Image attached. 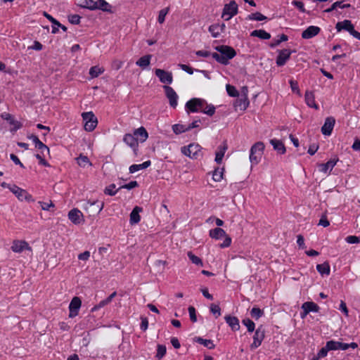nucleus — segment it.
Wrapping results in <instances>:
<instances>
[{"instance_id":"nucleus-1","label":"nucleus","mask_w":360,"mask_h":360,"mask_svg":"<svg viewBox=\"0 0 360 360\" xmlns=\"http://www.w3.org/2000/svg\"><path fill=\"white\" fill-rule=\"evenodd\" d=\"M181 153L193 160H198L203 155L202 148L196 143H190L187 146L181 148Z\"/></svg>"},{"instance_id":"nucleus-2","label":"nucleus","mask_w":360,"mask_h":360,"mask_svg":"<svg viewBox=\"0 0 360 360\" xmlns=\"http://www.w3.org/2000/svg\"><path fill=\"white\" fill-rule=\"evenodd\" d=\"M81 6L90 10L99 9L103 11H111V6L105 0H82Z\"/></svg>"},{"instance_id":"nucleus-3","label":"nucleus","mask_w":360,"mask_h":360,"mask_svg":"<svg viewBox=\"0 0 360 360\" xmlns=\"http://www.w3.org/2000/svg\"><path fill=\"white\" fill-rule=\"evenodd\" d=\"M264 150V144L258 141L255 143L250 150L249 159L252 165H257L262 159Z\"/></svg>"},{"instance_id":"nucleus-4","label":"nucleus","mask_w":360,"mask_h":360,"mask_svg":"<svg viewBox=\"0 0 360 360\" xmlns=\"http://www.w3.org/2000/svg\"><path fill=\"white\" fill-rule=\"evenodd\" d=\"M206 105V101L202 98H192L186 102L185 105L186 111L188 113L198 112Z\"/></svg>"},{"instance_id":"nucleus-5","label":"nucleus","mask_w":360,"mask_h":360,"mask_svg":"<svg viewBox=\"0 0 360 360\" xmlns=\"http://www.w3.org/2000/svg\"><path fill=\"white\" fill-rule=\"evenodd\" d=\"M84 127L87 131H92L97 126L98 120L92 112H83Z\"/></svg>"},{"instance_id":"nucleus-6","label":"nucleus","mask_w":360,"mask_h":360,"mask_svg":"<svg viewBox=\"0 0 360 360\" xmlns=\"http://www.w3.org/2000/svg\"><path fill=\"white\" fill-rule=\"evenodd\" d=\"M238 12V5L234 1H231L227 4L224 5L221 13V18L224 20H229Z\"/></svg>"},{"instance_id":"nucleus-7","label":"nucleus","mask_w":360,"mask_h":360,"mask_svg":"<svg viewBox=\"0 0 360 360\" xmlns=\"http://www.w3.org/2000/svg\"><path fill=\"white\" fill-rule=\"evenodd\" d=\"M11 192H12L20 201H34L32 196L29 194L26 190L22 189L15 184H13L12 187L11 188Z\"/></svg>"},{"instance_id":"nucleus-8","label":"nucleus","mask_w":360,"mask_h":360,"mask_svg":"<svg viewBox=\"0 0 360 360\" xmlns=\"http://www.w3.org/2000/svg\"><path fill=\"white\" fill-rule=\"evenodd\" d=\"M227 46L221 45L216 47V50L219 53H212V57L215 59L218 63L227 65L229 63V58H226V50L224 48H226Z\"/></svg>"},{"instance_id":"nucleus-9","label":"nucleus","mask_w":360,"mask_h":360,"mask_svg":"<svg viewBox=\"0 0 360 360\" xmlns=\"http://www.w3.org/2000/svg\"><path fill=\"white\" fill-rule=\"evenodd\" d=\"M265 337V330L262 326H259L255 330L253 335V342L250 345L252 350L258 348L262 343Z\"/></svg>"},{"instance_id":"nucleus-10","label":"nucleus","mask_w":360,"mask_h":360,"mask_svg":"<svg viewBox=\"0 0 360 360\" xmlns=\"http://www.w3.org/2000/svg\"><path fill=\"white\" fill-rule=\"evenodd\" d=\"M292 53H295V50L284 49L278 51V56L276 57V63L277 66H283L286 62L290 59Z\"/></svg>"},{"instance_id":"nucleus-11","label":"nucleus","mask_w":360,"mask_h":360,"mask_svg":"<svg viewBox=\"0 0 360 360\" xmlns=\"http://www.w3.org/2000/svg\"><path fill=\"white\" fill-rule=\"evenodd\" d=\"M163 89L165 93V96L169 100V105L173 108H176L178 105L179 99L177 94L174 90V89L169 85L163 86Z\"/></svg>"},{"instance_id":"nucleus-12","label":"nucleus","mask_w":360,"mask_h":360,"mask_svg":"<svg viewBox=\"0 0 360 360\" xmlns=\"http://www.w3.org/2000/svg\"><path fill=\"white\" fill-rule=\"evenodd\" d=\"M82 301L79 297H74L69 304V317L74 318L79 314Z\"/></svg>"},{"instance_id":"nucleus-13","label":"nucleus","mask_w":360,"mask_h":360,"mask_svg":"<svg viewBox=\"0 0 360 360\" xmlns=\"http://www.w3.org/2000/svg\"><path fill=\"white\" fill-rule=\"evenodd\" d=\"M155 73L162 83L166 84H171L172 83L173 76L172 72L162 69H156Z\"/></svg>"},{"instance_id":"nucleus-14","label":"nucleus","mask_w":360,"mask_h":360,"mask_svg":"<svg viewBox=\"0 0 360 360\" xmlns=\"http://www.w3.org/2000/svg\"><path fill=\"white\" fill-rule=\"evenodd\" d=\"M11 249L13 252L16 253H20L25 250L32 251V248L30 246L28 243L25 240H14Z\"/></svg>"},{"instance_id":"nucleus-15","label":"nucleus","mask_w":360,"mask_h":360,"mask_svg":"<svg viewBox=\"0 0 360 360\" xmlns=\"http://www.w3.org/2000/svg\"><path fill=\"white\" fill-rule=\"evenodd\" d=\"M69 219L75 224H80L84 221L83 214L78 209H72L68 213Z\"/></svg>"},{"instance_id":"nucleus-16","label":"nucleus","mask_w":360,"mask_h":360,"mask_svg":"<svg viewBox=\"0 0 360 360\" xmlns=\"http://www.w3.org/2000/svg\"><path fill=\"white\" fill-rule=\"evenodd\" d=\"M335 120L332 117H328L325 120V122L321 127V132L325 136H330L333 129Z\"/></svg>"},{"instance_id":"nucleus-17","label":"nucleus","mask_w":360,"mask_h":360,"mask_svg":"<svg viewBox=\"0 0 360 360\" xmlns=\"http://www.w3.org/2000/svg\"><path fill=\"white\" fill-rule=\"evenodd\" d=\"M338 159H331L328 160L326 163L319 164V172L323 174H330L333 167L336 165Z\"/></svg>"},{"instance_id":"nucleus-18","label":"nucleus","mask_w":360,"mask_h":360,"mask_svg":"<svg viewBox=\"0 0 360 360\" xmlns=\"http://www.w3.org/2000/svg\"><path fill=\"white\" fill-rule=\"evenodd\" d=\"M123 141L132 148L134 152L136 153L138 148V141L137 139H136L135 136L131 134H126L124 136Z\"/></svg>"},{"instance_id":"nucleus-19","label":"nucleus","mask_w":360,"mask_h":360,"mask_svg":"<svg viewBox=\"0 0 360 360\" xmlns=\"http://www.w3.org/2000/svg\"><path fill=\"white\" fill-rule=\"evenodd\" d=\"M336 28L338 31H340L342 29H344L348 31L351 35L354 37L360 40V32L356 31L354 27L353 24H335Z\"/></svg>"},{"instance_id":"nucleus-20","label":"nucleus","mask_w":360,"mask_h":360,"mask_svg":"<svg viewBox=\"0 0 360 360\" xmlns=\"http://www.w3.org/2000/svg\"><path fill=\"white\" fill-rule=\"evenodd\" d=\"M143 211L142 207L136 206L130 213L129 223L131 225L136 224L141 221L140 213Z\"/></svg>"},{"instance_id":"nucleus-21","label":"nucleus","mask_w":360,"mask_h":360,"mask_svg":"<svg viewBox=\"0 0 360 360\" xmlns=\"http://www.w3.org/2000/svg\"><path fill=\"white\" fill-rule=\"evenodd\" d=\"M228 148L227 144L226 142H224L221 145H220L216 151L215 153V159L214 161L220 165L222 162L224 154Z\"/></svg>"},{"instance_id":"nucleus-22","label":"nucleus","mask_w":360,"mask_h":360,"mask_svg":"<svg viewBox=\"0 0 360 360\" xmlns=\"http://www.w3.org/2000/svg\"><path fill=\"white\" fill-rule=\"evenodd\" d=\"M134 135L137 141H139L141 143L145 142L148 138V134L146 129L143 127H141L134 131Z\"/></svg>"},{"instance_id":"nucleus-23","label":"nucleus","mask_w":360,"mask_h":360,"mask_svg":"<svg viewBox=\"0 0 360 360\" xmlns=\"http://www.w3.org/2000/svg\"><path fill=\"white\" fill-rule=\"evenodd\" d=\"M320 28L317 26H309L302 34L304 39H311L319 34Z\"/></svg>"},{"instance_id":"nucleus-24","label":"nucleus","mask_w":360,"mask_h":360,"mask_svg":"<svg viewBox=\"0 0 360 360\" xmlns=\"http://www.w3.org/2000/svg\"><path fill=\"white\" fill-rule=\"evenodd\" d=\"M224 29L225 24H211L208 30L213 37H218Z\"/></svg>"},{"instance_id":"nucleus-25","label":"nucleus","mask_w":360,"mask_h":360,"mask_svg":"<svg viewBox=\"0 0 360 360\" xmlns=\"http://www.w3.org/2000/svg\"><path fill=\"white\" fill-rule=\"evenodd\" d=\"M224 319L233 330L236 331L240 329L239 320L237 317L228 315L224 317Z\"/></svg>"},{"instance_id":"nucleus-26","label":"nucleus","mask_w":360,"mask_h":360,"mask_svg":"<svg viewBox=\"0 0 360 360\" xmlns=\"http://www.w3.org/2000/svg\"><path fill=\"white\" fill-rule=\"evenodd\" d=\"M270 143L278 153L284 154L285 153V147L281 141L276 139H272L270 140Z\"/></svg>"},{"instance_id":"nucleus-27","label":"nucleus","mask_w":360,"mask_h":360,"mask_svg":"<svg viewBox=\"0 0 360 360\" xmlns=\"http://www.w3.org/2000/svg\"><path fill=\"white\" fill-rule=\"evenodd\" d=\"M304 97L305 102L309 107L315 108L316 110L319 109V105L315 102V97L313 92L307 91Z\"/></svg>"},{"instance_id":"nucleus-28","label":"nucleus","mask_w":360,"mask_h":360,"mask_svg":"<svg viewBox=\"0 0 360 360\" xmlns=\"http://www.w3.org/2000/svg\"><path fill=\"white\" fill-rule=\"evenodd\" d=\"M209 235L212 238L218 240L226 236V233L224 229L218 227L211 229L209 232Z\"/></svg>"},{"instance_id":"nucleus-29","label":"nucleus","mask_w":360,"mask_h":360,"mask_svg":"<svg viewBox=\"0 0 360 360\" xmlns=\"http://www.w3.org/2000/svg\"><path fill=\"white\" fill-rule=\"evenodd\" d=\"M152 56L151 55H145L141 57L136 62V65L142 69H146L148 67L150 63Z\"/></svg>"},{"instance_id":"nucleus-30","label":"nucleus","mask_w":360,"mask_h":360,"mask_svg":"<svg viewBox=\"0 0 360 360\" xmlns=\"http://www.w3.org/2000/svg\"><path fill=\"white\" fill-rule=\"evenodd\" d=\"M150 165H151L150 160H147L141 164L131 165L129 167V170L130 173H135L139 170L148 168L149 166H150Z\"/></svg>"},{"instance_id":"nucleus-31","label":"nucleus","mask_w":360,"mask_h":360,"mask_svg":"<svg viewBox=\"0 0 360 360\" xmlns=\"http://www.w3.org/2000/svg\"><path fill=\"white\" fill-rule=\"evenodd\" d=\"M250 36L257 37L261 39H269L271 38V34L264 30H255L250 33Z\"/></svg>"},{"instance_id":"nucleus-32","label":"nucleus","mask_w":360,"mask_h":360,"mask_svg":"<svg viewBox=\"0 0 360 360\" xmlns=\"http://www.w3.org/2000/svg\"><path fill=\"white\" fill-rule=\"evenodd\" d=\"M1 117L8 121L11 124L13 125L15 129H18L21 127V124L19 122L14 120L13 116L9 113H2Z\"/></svg>"},{"instance_id":"nucleus-33","label":"nucleus","mask_w":360,"mask_h":360,"mask_svg":"<svg viewBox=\"0 0 360 360\" xmlns=\"http://www.w3.org/2000/svg\"><path fill=\"white\" fill-rule=\"evenodd\" d=\"M173 132L176 134H181L184 132H186L189 131V127H188L187 124H175L172 127Z\"/></svg>"},{"instance_id":"nucleus-34","label":"nucleus","mask_w":360,"mask_h":360,"mask_svg":"<svg viewBox=\"0 0 360 360\" xmlns=\"http://www.w3.org/2000/svg\"><path fill=\"white\" fill-rule=\"evenodd\" d=\"M304 307L307 309L308 313L315 312L317 313L319 311L320 307L313 302H305L302 304Z\"/></svg>"},{"instance_id":"nucleus-35","label":"nucleus","mask_w":360,"mask_h":360,"mask_svg":"<svg viewBox=\"0 0 360 360\" xmlns=\"http://www.w3.org/2000/svg\"><path fill=\"white\" fill-rule=\"evenodd\" d=\"M288 39V37L284 34L278 35L277 38H274L270 44L271 48H275L278 46L281 43L286 41Z\"/></svg>"},{"instance_id":"nucleus-36","label":"nucleus","mask_w":360,"mask_h":360,"mask_svg":"<svg viewBox=\"0 0 360 360\" xmlns=\"http://www.w3.org/2000/svg\"><path fill=\"white\" fill-rule=\"evenodd\" d=\"M316 270L321 275H329L330 271V266L327 262L317 264Z\"/></svg>"},{"instance_id":"nucleus-37","label":"nucleus","mask_w":360,"mask_h":360,"mask_svg":"<svg viewBox=\"0 0 360 360\" xmlns=\"http://www.w3.org/2000/svg\"><path fill=\"white\" fill-rule=\"evenodd\" d=\"M104 71L103 68L96 65L90 68L89 75L91 78H95L101 75Z\"/></svg>"},{"instance_id":"nucleus-38","label":"nucleus","mask_w":360,"mask_h":360,"mask_svg":"<svg viewBox=\"0 0 360 360\" xmlns=\"http://www.w3.org/2000/svg\"><path fill=\"white\" fill-rule=\"evenodd\" d=\"M196 342H198L199 344L202 345L203 346L206 347L210 349H214L215 347V345L211 340L203 339L202 338H198Z\"/></svg>"},{"instance_id":"nucleus-39","label":"nucleus","mask_w":360,"mask_h":360,"mask_svg":"<svg viewBox=\"0 0 360 360\" xmlns=\"http://www.w3.org/2000/svg\"><path fill=\"white\" fill-rule=\"evenodd\" d=\"M77 164L82 167H85L87 165H89V166L91 165V163L89 161V159L88 158L87 156H85V155H79V157H78L77 158Z\"/></svg>"},{"instance_id":"nucleus-40","label":"nucleus","mask_w":360,"mask_h":360,"mask_svg":"<svg viewBox=\"0 0 360 360\" xmlns=\"http://www.w3.org/2000/svg\"><path fill=\"white\" fill-rule=\"evenodd\" d=\"M200 112L207 115L212 116L215 112V107L212 104H207L206 103V105L202 108V109H201Z\"/></svg>"},{"instance_id":"nucleus-41","label":"nucleus","mask_w":360,"mask_h":360,"mask_svg":"<svg viewBox=\"0 0 360 360\" xmlns=\"http://www.w3.org/2000/svg\"><path fill=\"white\" fill-rule=\"evenodd\" d=\"M242 323L247 327L248 331L252 333L255 330V323L250 319H244L242 321Z\"/></svg>"},{"instance_id":"nucleus-42","label":"nucleus","mask_w":360,"mask_h":360,"mask_svg":"<svg viewBox=\"0 0 360 360\" xmlns=\"http://www.w3.org/2000/svg\"><path fill=\"white\" fill-rule=\"evenodd\" d=\"M350 5L349 4H345L344 1H336L335 2L330 8L326 10L327 12L331 11L334 9L338 8H349Z\"/></svg>"},{"instance_id":"nucleus-43","label":"nucleus","mask_w":360,"mask_h":360,"mask_svg":"<svg viewBox=\"0 0 360 360\" xmlns=\"http://www.w3.org/2000/svg\"><path fill=\"white\" fill-rule=\"evenodd\" d=\"M250 315L253 319L257 320L264 315V311L258 307H253L250 311Z\"/></svg>"},{"instance_id":"nucleus-44","label":"nucleus","mask_w":360,"mask_h":360,"mask_svg":"<svg viewBox=\"0 0 360 360\" xmlns=\"http://www.w3.org/2000/svg\"><path fill=\"white\" fill-rule=\"evenodd\" d=\"M35 148H37L39 151V154H42L43 156H45L46 154L49 153V148L44 144L41 141L37 143Z\"/></svg>"},{"instance_id":"nucleus-45","label":"nucleus","mask_w":360,"mask_h":360,"mask_svg":"<svg viewBox=\"0 0 360 360\" xmlns=\"http://www.w3.org/2000/svg\"><path fill=\"white\" fill-rule=\"evenodd\" d=\"M327 349L329 351L338 350L340 347V342L335 340H329L326 342Z\"/></svg>"},{"instance_id":"nucleus-46","label":"nucleus","mask_w":360,"mask_h":360,"mask_svg":"<svg viewBox=\"0 0 360 360\" xmlns=\"http://www.w3.org/2000/svg\"><path fill=\"white\" fill-rule=\"evenodd\" d=\"M223 169L217 168L212 174V179L214 181L219 182L223 179Z\"/></svg>"},{"instance_id":"nucleus-47","label":"nucleus","mask_w":360,"mask_h":360,"mask_svg":"<svg viewBox=\"0 0 360 360\" xmlns=\"http://www.w3.org/2000/svg\"><path fill=\"white\" fill-rule=\"evenodd\" d=\"M187 255H188V258L190 259V260L192 262V263H193L196 265H198V266H202V259L200 257L193 255L192 253V252H188L187 253Z\"/></svg>"},{"instance_id":"nucleus-48","label":"nucleus","mask_w":360,"mask_h":360,"mask_svg":"<svg viewBox=\"0 0 360 360\" xmlns=\"http://www.w3.org/2000/svg\"><path fill=\"white\" fill-rule=\"evenodd\" d=\"M289 84H290V86L292 91L293 93L300 96L301 94H300V90L299 89V86H298L297 82L294 80V79H290L289 81Z\"/></svg>"},{"instance_id":"nucleus-49","label":"nucleus","mask_w":360,"mask_h":360,"mask_svg":"<svg viewBox=\"0 0 360 360\" xmlns=\"http://www.w3.org/2000/svg\"><path fill=\"white\" fill-rule=\"evenodd\" d=\"M226 89L227 94L231 97H236L239 94L237 89L233 86H231L230 84H226Z\"/></svg>"},{"instance_id":"nucleus-50","label":"nucleus","mask_w":360,"mask_h":360,"mask_svg":"<svg viewBox=\"0 0 360 360\" xmlns=\"http://www.w3.org/2000/svg\"><path fill=\"white\" fill-rule=\"evenodd\" d=\"M166 354V347L162 345H158L157 348L156 357L161 359Z\"/></svg>"},{"instance_id":"nucleus-51","label":"nucleus","mask_w":360,"mask_h":360,"mask_svg":"<svg viewBox=\"0 0 360 360\" xmlns=\"http://www.w3.org/2000/svg\"><path fill=\"white\" fill-rule=\"evenodd\" d=\"M248 19L250 20L262 21L266 20V17L259 13H255L249 15Z\"/></svg>"},{"instance_id":"nucleus-52","label":"nucleus","mask_w":360,"mask_h":360,"mask_svg":"<svg viewBox=\"0 0 360 360\" xmlns=\"http://www.w3.org/2000/svg\"><path fill=\"white\" fill-rule=\"evenodd\" d=\"M210 311L216 316V318L221 316V309L219 305L212 304L210 305Z\"/></svg>"},{"instance_id":"nucleus-53","label":"nucleus","mask_w":360,"mask_h":360,"mask_svg":"<svg viewBox=\"0 0 360 360\" xmlns=\"http://www.w3.org/2000/svg\"><path fill=\"white\" fill-rule=\"evenodd\" d=\"M168 11H169L168 8H163L160 11L158 18V22H164V21L165 20V17H166L167 14L168 13Z\"/></svg>"},{"instance_id":"nucleus-54","label":"nucleus","mask_w":360,"mask_h":360,"mask_svg":"<svg viewBox=\"0 0 360 360\" xmlns=\"http://www.w3.org/2000/svg\"><path fill=\"white\" fill-rule=\"evenodd\" d=\"M188 313H189V316H190V319L192 322L195 323L197 321V317H196V311H195V309L192 307V306H190L188 309Z\"/></svg>"},{"instance_id":"nucleus-55","label":"nucleus","mask_w":360,"mask_h":360,"mask_svg":"<svg viewBox=\"0 0 360 360\" xmlns=\"http://www.w3.org/2000/svg\"><path fill=\"white\" fill-rule=\"evenodd\" d=\"M105 193L109 195H115L117 193L115 190V185L110 184L109 186L106 187L105 189Z\"/></svg>"},{"instance_id":"nucleus-56","label":"nucleus","mask_w":360,"mask_h":360,"mask_svg":"<svg viewBox=\"0 0 360 360\" xmlns=\"http://www.w3.org/2000/svg\"><path fill=\"white\" fill-rule=\"evenodd\" d=\"M345 240L347 243L349 244H356L360 242L359 238L356 236H349L346 237Z\"/></svg>"},{"instance_id":"nucleus-57","label":"nucleus","mask_w":360,"mask_h":360,"mask_svg":"<svg viewBox=\"0 0 360 360\" xmlns=\"http://www.w3.org/2000/svg\"><path fill=\"white\" fill-rule=\"evenodd\" d=\"M225 49L226 50V58H229V60H230L233 57H235L236 52L232 47L227 46V47Z\"/></svg>"},{"instance_id":"nucleus-58","label":"nucleus","mask_w":360,"mask_h":360,"mask_svg":"<svg viewBox=\"0 0 360 360\" xmlns=\"http://www.w3.org/2000/svg\"><path fill=\"white\" fill-rule=\"evenodd\" d=\"M329 352V349H327V345H326L325 347H322L318 352L317 356L318 358H323L326 357L328 354V352Z\"/></svg>"},{"instance_id":"nucleus-59","label":"nucleus","mask_w":360,"mask_h":360,"mask_svg":"<svg viewBox=\"0 0 360 360\" xmlns=\"http://www.w3.org/2000/svg\"><path fill=\"white\" fill-rule=\"evenodd\" d=\"M339 310L341 311L346 316H348V315H349L348 309L347 307L346 303L342 300L340 301Z\"/></svg>"},{"instance_id":"nucleus-60","label":"nucleus","mask_w":360,"mask_h":360,"mask_svg":"<svg viewBox=\"0 0 360 360\" xmlns=\"http://www.w3.org/2000/svg\"><path fill=\"white\" fill-rule=\"evenodd\" d=\"M88 203L90 205V206L97 205L98 213L101 212L104 207L103 202H98V200H96V201H94V202L89 201V202H88Z\"/></svg>"},{"instance_id":"nucleus-61","label":"nucleus","mask_w":360,"mask_h":360,"mask_svg":"<svg viewBox=\"0 0 360 360\" xmlns=\"http://www.w3.org/2000/svg\"><path fill=\"white\" fill-rule=\"evenodd\" d=\"M42 49V44L38 41H34L33 44L28 47V49H33L35 51H41Z\"/></svg>"},{"instance_id":"nucleus-62","label":"nucleus","mask_w":360,"mask_h":360,"mask_svg":"<svg viewBox=\"0 0 360 360\" xmlns=\"http://www.w3.org/2000/svg\"><path fill=\"white\" fill-rule=\"evenodd\" d=\"M179 67L184 71L186 72L189 75L193 74V70L191 67L184 65V64H179Z\"/></svg>"},{"instance_id":"nucleus-63","label":"nucleus","mask_w":360,"mask_h":360,"mask_svg":"<svg viewBox=\"0 0 360 360\" xmlns=\"http://www.w3.org/2000/svg\"><path fill=\"white\" fill-rule=\"evenodd\" d=\"M224 238H225V239H224V242L221 244H220V245H219L220 248H228L231 244V238L229 236H228L226 235V236H225Z\"/></svg>"},{"instance_id":"nucleus-64","label":"nucleus","mask_w":360,"mask_h":360,"mask_svg":"<svg viewBox=\"0 0 360 360\" xmlns=\"http://www.w3.org/2000/svg\"><path fill=\"white\" fill-rule=\"evenodd\" d=\"M90 257V252L84 251V252L79 254L78 255V259L79 260L87 261Z\"/></svg>"}]
</instances>
